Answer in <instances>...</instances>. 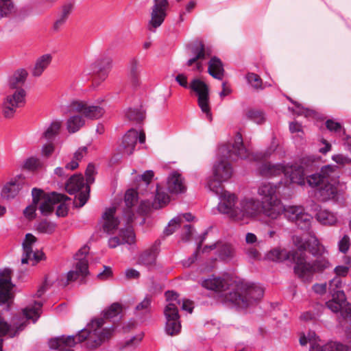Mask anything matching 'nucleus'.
<instances>
[{
  "label": "nucleus",
  "mask_w": 351,
  "mask_h": 351,
  "mask_svg": "<svg viewBox=\"0 0 351 351\" xmlns=\"http://www.w3.org/2000/svg\"><path fill=\"white\" fill-rule=\"evenodd\" d=\"M61 128V122L53 121L43 133V136L48 141H52L58 134Z\"/></svg>",
  "instance_id": "de8ad7c7"
},
{
  "label": "nucleus",
  "mask_w": 351,
  "mask_h": 351,
  "mask_svg": "<svg viewBox=\"0 0 351 351\" xmlns=\"http://www.w3.org/2000/svg\"><path fill=\"white\" fill-rule=\"evenodd\" d=\"M178 307V306H176L174 304L167 303L164 309L165 319H180Z\"/></svg>",
  "instance_id": "5fc2aeb1"
},
{
  "label": "nucleus",
  "mask_w": 351,
  "mask_h": 351,
  "mask_svg": "<svg viewBox=\"0 0 351 351\" xmlns=\"http://www.w3.org/2000/svg\"><path fill=\"white\" fill-rule=\"evenodd\" d=\"M311 212L316 219L324 225H334L337 222L336 215L327 210H322L320 206L315 204H311Z\"/></svg>",
  "instance_id": "b1692460"
},
{
  "label": "nucleus",
  "mask_w": 351,
  "mask_h": 351,
  "mask_svg": "<svg viewBox=\"0 0 351 351\" xmlns=\"http://www.w3.org/2000/svg\"><path fill=\"white\" fill-rule=\"evenodd\" d=\"M166 300L168 303L174 304L176 306L181 304L178 294L173 291H167L165 292Z\"/></svg>",
  "instance_id": "052dcab7"
},
{
  "label": "nucleus",
  "mask_w": 351,
  "mask_h": 351,
  "mask_svg": "<svg viewBox=\"0 0 351 351\" xmlns=\"http://www.w3.org/2000/svg\"><path fill=\"white\" fill-rule=\"evenodd\" d=\"M40 165L41 163L38 158L30 157L24 162L23 167L29 170H34L40 167Z\"/></svg>",
  "instance_id": "bf43d9fd"
},
{
  "label": "nucleus",
  "mask_w": 351,
  "mask_h": 351,
  "mask_svg": "<svg viewBox=\"0 0 351 351\" xmlns=\"http://www.w3.org/2000/svg\"><path fill=\"white\" fill-rule=\"evenodd\" d=\"M247 82L256 89L262 88V80L260 76L254 73H248L246 75Z\"/></svg>",
  "instance_id": "13d9d810"
},
{
  "label": "nucleus",
  "mask_w": 351,
  "mask_h": 351,
  "mask_svg": "<svg viewBox=\"0 0 351 351\" xmlns=\"http://www.w3.org/2000/svg\"><path fill=\"white\" fill-rule=\"evenodd\" d=\"M262 213V204L254 197H244L239 203L237 213L234 214V221H243L254 218Z\"/></svg>",
  "instance_id": "9d476101"
},
{
  "label": "nucleus",
  "mask_w": 351,
  "mask_h": 351,
  "mask_svg": "<svg viewBox=\"0 0 351 351\" xmlns=\"http://www.w3.org/2000/svg\"><path fill=\"white\" fill-rule=\"evenodd\" d=\"M337 169V166L327 165L321 168L319 173L308 176V185L319 188L332 178Z\"/></svg>",
  "instance_id": "f3484780"
},
{
  "label": "nucleus",
  "mask_w": 351,
  "mask_h": 351,
  "mask_svg": "<svg viewBox=\"0 0 351 351\" xmlns=\"http://www.w3.org/2000/svg\"><path fill=\"white\" fill-rule=\"evenodd\" d=\"M225 180H219L216 178H210L207 182V186L210 191H213L216 195H222L223 189L221 183Z\"/></svg>",
  "instance_id": "603ef678"
},
{
  "label": "nucleus",
  "mask_w": 351,
  "mask_h": 351,
  "mask_svg": "<svg viewBox=\"0 0 351 351\" xmlns=\"http://www.w3.org/2000/svg\"><path fill=\"white\" fill-rule=\"evenodd\" d=\"M73 9V4L72 3L69 2L62 5L61 12L53 24L54 31H59L64 25Z\"/></svg>",
  "instance_id": "58836bf2"
},
{
  "label": "nucleus",
  "mask_w": 351,
  "mask_h": 351,
  "mask_svg": "<svg viewBox=\"0 0 351 351\" xmlns=\"http://www.w3.org/2000/svg\"><path fill=\"white\" fill-rule=\"evenodd\" d=\"M165 330L166 333L170 336L179 334L181 330L180 319H166Z\"/></svg>",
  "instance_id": "a18cd8bd"
},
{
  "label": "nucleus",
  "mask_w": 351,
  "mask_h": 351,
  "mask_svg": "<svg viewBox=\"0 0 351 351\" xmlns=\"http://www.w3.org/2000/svg\"><path fill=\"white\" fill-rule=\"evenodd\" d=\"M85 186L84 178L82 175L71 176L66 183V191L71 195L79 192Z\"/></svg>",
  "instance_id": "a19ab883"
},
{
  "label": "nucleus",
  "mask_w": 351,
  "mask_h": 351,
  "mask_svg": "<svg viewBox=\"0 0 351 351\" xmlns=\"http://www.w3.org/2000/svg\"><path fill=\"white\" fill-rule=\"evenodd\" d=\"M167 186L171 194L183 193L186 191L184 178L178 172L171 173L167 179Z\"/></svg>",
  "instance_id": "393cba45"
},
{
  "label": "nucleus",
  "mask_w": 351,
  "mask_h": 351,
  "mask_svg": "<svg viewBox=\"0 0 351 351\" xmlns=\"http://www.w3.org/2000/svg\"><path fill=\"white\" fill-rule=\"evenodd\" d=\"M213 250L217 248L219 258L223 261H228L232 259L235 254L234 247L230 243H218L211 245H206L204 247L203 252L206 249Z\"/></svg>",
  "instance_id": "c756f323"
},
{
  "label": "nucleus",
  "mask_w": 351,
  "mask_h": 351,
  "mask_svg": "<svg viewBox=\"0 0 351 351\" xmlns=\"http://www.w3.org/2000/svg\"><path fill=\"white\" fill-rule=\"evenodd\" d=\"M13 287L14 285L11 282V270L5 269L0 271V305L12 299Z\"/></svg>",
  "instance_id": "a211bd4d"
},
{
  "label": "nucleus",
  "mask_w": 351,
  "mask_h": 351,
  "mask_svg": "<svg viewBox=\"0 0 351 351\" xmlns=\"http://www.w3.org/2000/svg\"><path fill=\"white\" fill-rule=\"evenodd\" d=\"M219 155L220 158L213 166V176L219 180L227 181L232 174V167L228 160L237 158H245L249 155L247 149L243 145L241 134L237 133L233 143L221 146Z\"/></svg>",
  "instance_id": "7ed1b4c3"
},
{
  "label": "nucleus",
  "mask_w": 351,
  "mask_h": 351,
  "mask_svg": "<svg viewBox=\"0 0 351 351\" xmlns=\"http://www.w3.org/2000/svg\"><path fill=\"white\" fill-rule=\"evenodd\" d=\"M112 64V59L107 56H104L97 60L91 64V69L93 74H98L99 77L104 80L107 75L106 71L108 70Z\"/></svg>",
  "instance_id": "72a5a7b5"
},
{
  "label": "nucleus",
  "mask_w": 351,
  "mask_h": 351,
  "mask_svg": "<svg viewBox=\"0 0 351 351\" xmlns=\"http://www.w3.org/2000/svg\"><path fill=\"white\" fill-rule=\"evenodd\" d=\"M168 7V0H154L149 25L154 28L160 27L167 16Z\"/></svg>",
  "instance_id": "dca6fc26"
},
{
  "label": "nucleus",
  "mask_w": 351,
  "mask_h": 351,
  "mask_svg": "<svg viewBox=\"0 0 351 351\" xmlns=\"http://www.w3.org/2000/svg\"><path fill=\"white\" fill-rule=\"evenodd\" d=\"M350 246V239L348 235H344L338 243L339 250L342 253H346Z\"/></svg>",
  "instance_id": "680f3d73"
},
{
  "label": "nucleus",
  "mask_w": 351,
  "mask_h": 351,
  "mask_svg": "<svg viewBox=\"0 0 351 351\" xmlns=\"http://www.w3.org/2000/svg\"><path fill=\"white\" fill-rule=\"evenodd\" d=\"M90 186L86 185L85 191H81L78 195L75 196L74 205L75 207L81 208L85 205L89 198Z\"/></svg>",
  "instance_id": "864d4df0"
},
{
  "label": "nucleus",
  "mask_w": 351,
  "mask_h": 351,
  "mask_svg": "<svg viewBox=\"0 0 351 351\" xmlns=\"http://www.w3.org/2000/svg\"><path fill=\"white\" fill-rule=\"evenodd\" d=\"M88 251L89 248L87 246H84L78 250L75 256V258L77 261L75 263V270L69 271L66 276H61L58 282L60 285L66 287L69 282L75 281L80 277L84 278L88 274V261L86 258Z\"/></svg>",
  "instance_id": "1a4fd4ad"
},
{
  "label": "nucleus",
  "mask_w": 351,
  "mask_h": 351,
  "mask_svg": "<svg viewBox=\"0 0 351 351\" xmlns=\"http://www.w3.org/2000/svg\"><path fill=\"white\" fill-rule=\"evenodd\" d=\"M236 199L235 195L224 191L217 206L220 213L228 215L233 220H234L233 215L237 213L239 208V206H235Z\"/></svg>",
  "instance_id": "412c9836"
},
{
  "label": "nucleus",
  "mask_w": 351,
  "mask_h": 351,
  "mask_svg": "<svg viewBox=\"0 0 351 351\" xmlns=\"http://www.w3.org/2000/svg\"><path fill=\"white\" fill-rule=\"evenodd\" d=\"M203 287L218 293L219 300L225 304H232L239 308H245L261 300L264 293L259 285L249 282H241L236 288L225 293L228 288V282L221 277L212 276L202 282Z\"/></svg>",
  "instance_id": "f257e3e1"
},
{
  "label": "nucleus",
  "mask_w": 351,
  "mask_h": 351,
  "mask_svg": "<svg viewBox=\"0 0 351 351\" xmlns=\"http://www.w3.org/2000/svg\"><path fill=\"white\" fill-rule=\"evenodd\" d=\"M116 208L111 207L107 208L102 215V218L104 221L103 223V229L107 233H113L114 230H117L119 221L115 217Z\"/></svg>",
  "instance_id": "cd10ccee"
},
{
  "label": "nucleus",
  "mask_w": 351,
  "mask_h": 351,
  "mask_svg": "<svg viewBox=\"0 0 351 351\" xmlns=\"http://www.w3.org/2000/svg\"><path fill=\"white\" fill-rule=\"evenodd\" d=\"M95 166L92 164H89L88 166H87V168L86 169V172H85V175H86V182H87V184L86 185H88L93 183L94 182V180H95V178H94V175H95Z\"/></svg>",
  "instance_id": "69168bd1"
},
{
  "label": "nucleus",
  "mask_w": 351,
  "mask_h": 351,
  "mask_svg": "<svg viewBox=\"0 0 351 351\" xmlns=\"http://www.w3.org/2000/svg\"><path fill=\"white\" fill-rule=\"evenodd\" d=\"M78 342L77 337L62 335L51 339L50 347L57 351H73L72 348Z\"/></svg>",
  "instance_id": "5701e85b"
},
{
  "label": "nucleus",
  "mask_w": 351,
  "mask_h": 351,
  "mask_svg": "<svg viewBox=\"0 0 351 351\" xmlns=\"http://www.w3.org/2000/svg\"><path fill=\"white\" fill-rule=\"evenodd\" d=\"M138 139V132L134 129L130 130L123 138L122 147L124 152L130 155L133 153Z\"/></svg>",
  "instance_id": "c9c22d12"
},
{
  "label": "nucleus",
  "mask_w": 351,
  "mask_h": 351,
  "mask_svg": "<svg viewBox=\"0 0 351 351\" xmlns=\"http://www.w3.org/2000/svg\"><path fill=\"white\" fill-rule=\"evenodd\" d=\"M151 305V300L145 298L141 303L136 306V311L141 313H147L149 312Z\"/></svg>",
  "instance_id": "e2e57ef3"
},
{
  "label": "nucleus",
  "mask_w": 351,
  "mask_h": 351,
  "mask_svg": "<svg viewBox=\"0 0 351 351\" xmlns=\"http://www.w3.org/2000/svg\"><path fill=\"white\" fill-rule=\"evenodd\" d=\"M326 304L332 312H340L343 319H347L351 317V304L348 303L346 300L340 301V300L332 296V300L327 302Z\"/></svg>",
  "instance_id": "bb28decb"
},
{
  "label": "nucleus",
  "mask_w": 351,
  "mask_h": 351,
  "mask_svg": "<svg viewBox=\"0 0 351 351\" xmlns=\"http://www.w3.org/2000/svg\"><path fill=\"white\" fill-rule=\"evenodd\" d=\"M308 252H310L313 258L308 261V276L313 274H321L326 269L332 267L326 254L327 251L325 247L320 244L315 234L308 232Z\"/></svg>",
  "instance_id": "0eeeda50"
},
{
  "label": "nucleus",
  "mask_w": 351,
  "mask_h": 351,
  "mask_svg": "<svg viewBox=\"0 0 351 351\" xmlns=\"http://www.w3.org/2000/svg\"><path fill=\"white\" fill-rule=\"evenodd\" d=\"M350 269V266L348 265H338L335 267L334 273L336 274L335 277H346Z\"/></svg>",
  "instance_id": "0e129e2a"
},
{
  "label": "nucleus",
  "mask_w": 351,
  "mask_h": 351,
  "mask_svg": "<svg viewBox=\"0 0 351 351\" xmlns=\"http://www.w3.org/2000/svg\"><path fill=\"white\" fill-rule=\"evenodd\" d=\"M159 244H154L150 248L143 252L138 259L140 265L151 267L156 264V257L159 252Z\"/></svg>",
  "instance_id": "c85d7f7f"
},
{
  "label": "nucleus",
  "mask_w": 351,
  "mask_h": 351,
  "mask_svg": "<svg viewBox=\"0 0 351 351\" xmlns=\"http://www.w3.org/2000/svg\"><path fill=\"white\" fill-rule=\"evenodd\" d=\"M138 192L134 189L128 190L125 195V203L126 208L124 210V216L126 218L127 224H130L134 219V214L132 210V206L137 202Z\"/></svg>",
  "instance_id": "7c9ffc66"
},
{
  "label": "nucleus",
  "mask_w": 351,
  "mask_h": 351,
  "mask_svg": "<svg viewBox=\"0 0 351 351\" xmlns=\"http://www.w3.org/2000/svg\"><path fill=\"white\" fill-rule=\"evenodd\" d=\"M259 173L265 177H274L283 173L289 174V169L282 164H271L270 162L263 163L258 168Z\"/></svg>",
  "instance_id": "a878e982"
},
{
  "label": "nucleus",
  "mask_w": 351,
  "mask_h": 351,
  "mask_svg": "<svg viewBox=\"0 0 351 351\" xmlns=\"http://www.w3.org/2000/svg\"><path fill=\"white\" fill-rule=\"evenodd\" d=\"M13 324L9 325L5 320L0 316V337L5 335H9L10 337H14L16 334L24 329L26 326V322L23 321L19 323L18 319L14 318ZM3 340L0 339V351H2Z\"/></svg>",
  "instance_id": "4be33fe9"
},
{
  "label": "nucleus",
  "mask_w": 351,
  "mask_h": 351,
  "mask_svg": "<svg viewBox=\"0 0 351 351\" xmlns=\"http://www.w3.org/2000/svg\"><path fill=\"white\" fill-rule=\"evenodd\" d=\"M43 305L41 301H34L23 310V315L27 319H31L35 323L40 316Z\"/></svg>",
  "instance_id": "e433bc0d"
},
{
  "label": "nucleus",
  "mask_w": 351,
  "mask_h": 351,
  "mask_svg": "<svg viewBox=\"0 0 351 351\" xmlns=\"http://www.w3.org/2000/svg\"><path fill=\"white\" fill-rule=\"evenodd\" d=\"M169 199V196L166 193L160 191L157 188L155 201L152 203V206L154 209H158L166 206Z\"/></svg>",
  "instance_id": "8fccbe9b"
},
{
  "label": "nucleus",
  "mask_w": 351,
  "mask_h": 351,
  "mask_svg": "<svg viewBox=\"0 0 351 351\" xmlns=\"http://www.w3.org/2000/svg\"><path fill=\"white\" fill-rule=\"evenodd\" d=\"M282 214L289 221L293 223L298 228H307V212L305 207L301 205L282 206Z\"/></svg>",
  "instance_id": "ddd939ff"
},
{
  "label": "nucleus",
  "mask_w": 351,
  "mask_h": 351,
  "mask_svg": "<svg viewBox=\"0 0 351 351\" xmlns=\"http://www.w3.org/2000/svg\"><path fill=\"white\" fill-rule=\"evenodd\" d=\"M181 225V217H176L171 219L168 226L164 230V234L166 236L172 234Z\"/></svg>",
  "instance_id": "4d7b16f0"
},
{
  "label": "nucleus",
  "mask_w": 351,
  "mask_h": 351,
  "mask_svg": "<svg viewBox=\"0 0 351 351\" xmlns=\"http://www.w3.org/2000/svg\"><path fill=\"white\" fill-rule=\"evenodd\" d=\"M187 49L193 55L186 62V66H191L195 64L193 71L202 72L204 70L202 60L210 56L211 51L206 48L204 44L201 40H197L188 45Z\"/></svg>",
  "instance_id": "9b49d317"
},
{
  "label": "nucleus",
  "mask_w": 351,
  "mask_h": 351,
  "mask_svg": "<svg viewBox=\"0 0 351 351\" xmlns=\"http://www.w3.org/2000/svg\"><path fill=\"white\" fill-rule=\"evenodd\" d=\"M32 194L34 204H39L38 208L43 215L51 213L56 204L70 199L64 194L56 192L45 193L43 190L36 188L32 189Z\"/></svg>",
  "instance_id": "6e6552de"
},
{
  "label": "nucleus",
  "mask_w": 351,
  "mask_h": 351,
  "mask_svg": "<svg viewBox=\"0 0 351 351\" xmlns=\"http://www.w3.org/2000/svg\"><path fill=\"white\" fill-rule=\"evenodd\" d=\"M70 110L82 113L84 117L90 119H99L104 113V110L101 107L89 105L82 101H72L70 104Z\"/></svg>",
  "instance_id": "2eb2a0df"
},
{
  "label": "nucleus",
  "mask_w": 351,
  "mask_h": 351,
  "mask_svg": "<svg viewBox=\"0 0 351 351\" xmlns=\"http://www.w3.org/2000/svg\"><path fill=\"white\" fill-rule=\"evenodd\" d=\"M293 245L295 247L292 251L285 249H274L268 254V258L274 261H289L295 263L294 271L304 282L306 280V249L307 241L300 236L293 237Z\"/></svg>",
  "instance_id": "20e7f679"
},
{
  "label": "nucleus",
  "mask_w": 351,
  "mask_h": 351,
  "mask_svg": "<svg viewBox=\"0 0 351 351\" xmlns=\"http://www.w3.org/2000/svg\"><path fill=\"white\" fill-rule=\"evenodd\" d=\"M343 282L340 278L335 277L328 283V290L330 293L334 298L340 300V301L346 300V295L341 289Z\"/></svg>",
  "instance_id": "ea45409f"
},
{
  "label": "nucleus",
  "mask_w": 351,
  "mask_h": 351,
  "mask_svg": "<svg viewBox=\"0 0 351 351\" xmlns=\"http://www.w3.org/2000/svg\"><path fill=\"white\" fill-rule=\"evenodd\" d=\"M51 62V56L45 54L37 59L34 67L32 70V75L35 77L41 75L43 72L49 65Z\"/></svg>",
  "instance_id": "79ce46f5"
},
{
  "label": "nucleus",
  "mask_w": 351,
  "mask_h": 351,
  "mask_svg": "<svg viewBox=\"0 0 351 351\" xmlns=\"http://www.w3.org/2000/svg\"><path fill=\"white\" fill-rule=\"evenodd\" d=\"M141 65L139 60L134 58L130 61L129 64V80L134 88L138 87L141 84L140 73Z\"/></svg>",
  "instance_id": "f704fd0d"
},
{
  "label": "nucleus",
  "mask_w": 351,
  "mask_h": 351,
  "mask_svg": "<svg viewBox=\"0 0 351 351\" xmlns=\"http://www.w3.org/2000/svg\"><path fill=\"white\" fill-rule=\"evenodd\" d=\"M208 73L215 79L221 80L224 75L223 64L220 59L217 57L210 58L208 62Z\"/></svg>",
  "instance_id": "4c0bfd02"
},
{
  "label": "nucleus",
  "mask_w": 351,
  "mask_h": 351,
  "mask_svg": "<svg viewBox=\"0 0 351 351\" xmlns=\"http://www.w3.org/2000/svg\"><path fill=\"white\" fill-rule=\"evenodd\" d=\"M125 228L120 230L119 236L112 237L109 239L108 246L110 248H115L123 244L132 245L135 243L136 235L133 228L129 224Z\"/></svg>",
  "instance_id": "aec40b11"
},
{
  "label": "nucleus",
  "mask_w": 351,
  "mask_h": 351,
  "mask_svg": "<svg viewBox=\"0 0 351 351\" xmlns=\"http://www.w3.org/2000/svg\"><path fill=\"white\" fill-rule=\"evenodd\" d=\"M337 193V187L327 182L317 189L315 195L320 201L327 202L335 199Z\"/></svg>",
  "instance_id": "473e14b6"
},
{
  "label": "nucleus",
  "mask_w": 351,
  "mask_h": 351,
  "mask_svg": "<svg viewBox=\"0 0 351 351\" xmlns=\"http://www.w3.org/2000/svg\"><path fill=\"white\" fill-rule=\"evenodd\" d=\"M122 311L123 306L120 303H112L103 311V317L93 320L86 328L80 331L77 335L78 342L86 340V347L91 350L99 347L111 336L112 332L110 328H102L105 320H111L117 317Z\"/></svg>",
  "instance_id": "f03ea898"
},
{
  "label": "nucleus",
  "mask_w": 351,
  "mask_h": 351,
  "mask_svg": "<svg viewBox=\"0 0 351 351\" xmlns=\"http://www.w3.org/2000/svg\"><path fill=\"white\" fill-rule=\"evenodd\" d=\"M21 187L17 182H10L5 184L2 190V195L7 199L14 198Z\"/></svg>",
  "instance_id": "37998d69"
},
{
  "label": "nucleus",
  "mask_w": 351,
  "mask_h": 351,
  "mask_svg": "<svg viewBox=\"0 0 351 351\" xmlns=\"http://www.w3.org/2000/svg\"><path fill=\"white\" fill-rule=\"evenodd\" d=\"M320 341L315 332L308 331L309 351H351L347 346L337 341H330L324 346H321Z\"/></svg>",
  "instance_id": "4468645a"
},
{
  "label": "nucleus",
  "mask_w": 351,
  "mask_h": 351,
  "mask_svg": "<svg viewBox=\"0 0 351 351\" xmlns=\"http://www.w3.org/2000/svg\"><path fill=\"white\" fill-rule=\"evenodd\" d=\"M286 169H289V174L285 176L289 179L290 182L295 183L299 185H304L305 183L304 167L302 165H286Z\"/></svg>",
  "instance_id": "2f4dec72"
},
{
  "label": "nucleus",
  "mask_w": 351,
  "mask_h": 351,
  "mask_svg": "<svg viewBox=\"0 0 351 351\" xmlns=\"http://www.w3.org/2000/svg\"><path fill=\"white\" fill-rule=\"evenodd\" d=\"M56 225L47 220L39 222L36 226V230L40 233L51 234L54 232Z\"/></svg>",
  "instance_id": "6e6d98bb"
},
{
  "label": "nucleus",
  "mask_w": 351,
  "mask_h": 351,
  "mask_svg": "<svg viewBox=\"0 0 351 351\" xmlns=\"http://www.w3.org/2000/svg\"><path fill=\"white\" fill-rule=\"evenodd\" d=\"M36 237L28 233L25 236V239L23 243V254L21 258L22 264H26L29 261H35L36 263L38 262L43 258L44 254L40 252H34L32 250V245L36 242Z\"/></svg>",
  "instance_id": "6ab92c4d"
},
{
  "label": "nucleus",
  "mask_w": 351,
  "mask_h": 351,
  "mask_svg": "<svg viewBox=\"0 0 351 351\" xmlns=\"http://www.w3.org/2000/svg\"><path fill=\"white\" fill-rule=\"evenodd\" d=\"M125 116L130 121L138 123L145 119V113L142 108H129L125 112Z\"/></svg>",
  "instance_id": "09e8293b"
},
{
  "label": "nucleus",
  "mask_w": 351,
  "mask_h": 351,
  "mask_svg": "<svg viewBox=\"0 0 351 351\" xmlns=\"http://www.w3.org/2000/svg\"><path fill=\"white\" fill-rule=\"evenodd\" d=\"M280 187V182H263L258 188L257 193L261 197L262 213L271 219H276L282 214Z\"/></svg>",
  "instance_id": "423d86ee"
},
{
  "label": "nucleus",
  "mask_w": 351,
  "mask_h": 351,
  "mask_svg": "<svg viewBox=\"0 0 351 351\" xmlns=\"http://www.w3.org/2000/svg\"><path fill=\"white\" fill-rule=\"evenodd\" d=\"M27 77L25 69L17 70L9 79V86L16 90L8 95L3 104V113L5 118L14 117L17 108L23 106L25 103L26 93L21 86L24 84Z\"/></svg>",
  "instance_id": "39448f33"
},
{
  "label": "nucleus",
  "mask_w": 351,
  "mask_h": 351,
  "mask_svg": "<svg viewBox=\"0 0 351 351\" xmlns=\"http://www.w3.org/2000/svg\"><path fill=\"white\" fill-rule=\"evenodd\" d=\"M14 12L12 0H0V19L8 17Z\"/></svg>",
  "instance_id": "3c124183"
},
{
  "label": "nucleus",
  "mask_w": 351,
  "mask_h": 351,
  "mask_svg": "<svg viewBox=\"0 0 351 351\" xmlns=\"http://www.w3.org/2000/svg\"><path fill=\"white\" fill-rule=\"evenodd\" d=\"M246 117L248 119L255 122L257 124H262L266 121L265 112L258 109L248 110L246 112Z\"/></svg>",
  "instance_id": "49530a36"
},
{
  "label": "nucleus",
  "mask_w": 351,
  "mask_h": 351,
  "mask_svg": "<svg viewBox=\"0 0 351 351\" xmlns=\"http://www.w3.org/2000/svg\"><path fill=\"white\" fill-rule=\"evenodd\" d=\"M154 176V171L152 170L145 171L140 177V180L144 182L145 186H148Z\"/></svg>",
  "instance_id": "774afa93"
},
{
  "label": "nucleus",
  "mask_w": 351,
  "mask_h": 351,
  "mask_svg": "<svg viewBox=\"0 0 351 351\" xmlns=\"http://www.w3.org/2000/svg\"><path fill=\"white\" fill-rule=\"evenodd\" d=\"M189 88L198 96V105L202 111L206 114L209 121H212V114L209 105V88L208 85L199 79H193Z\"/></svg>",
  "instance_id": "f8f14e48"
},
{
  "label": "nucleus",
  "mask_w": 351,
  "mask_h": 351,
  "mask_svg": "<svg viewBox=\"0 0 351 351\" xmlns=\"http://www.w3.org/2000/svg\"><path fill=\"white\" fill-rule=\"evenodd\" d=\"M84 125V120L79 115L71 117L66 123L67 130L70 133H75Z\"/></svg>",
  "instance_id": "c03bdc74"
},
{
  "label": "nucleus",
  "mask_w": 351,
  "mask_h": 351,
  "mask_svg": "<svg viewBox=\"0 0 351 351\" xmlns=\"http://www.w3.org/2000/svg\"><path fill=\"white\" fill-rule=\"evenodd\" d=\"M326 127L328 130L334 132H338L342 128V125L340 123L336 122L332 119H328L326 121Z\"/></svg>",
  "instance_id": "338daca9"
}]
</instances>
